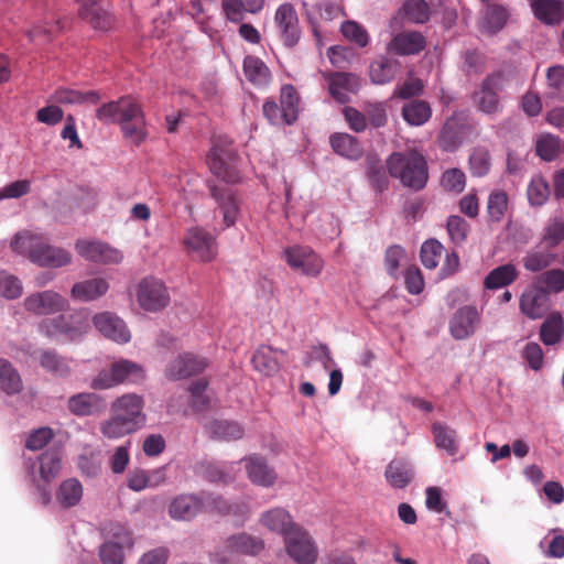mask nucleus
Returning a JSON list of instances; mask_svg holds the SVG:
<instances>
[{
  "mask_svg": "<svg viewBox=\"0 0 564 564\" xmlns=\"http://www.w3.org/2000/svg\"><path fill=\"white\" fill-rule=\"evenodd\" d=\"M144 401L142 397L135 393H127L117 398L110 408V413L120 419L129 420L131 426L137 431L140 430L147 421V415L143 412Z\"/></svg>",
  "mask_w": 564,
  "mask_h": 564,
  "instance_id": "nucleus-12",
  "label": "nucleus"
},
{
  "mask_svg": "<svg viewBox=\"0 0 564 564\" xmlns=\"http://www.w3.org/2000/svg\"><path fill=\"white\" fill-rule=\"evenodd\" d=\"M398 72V62L379 57L370 64L369 75L372 83L383 85L390 83Z\"/></svg>",
  "mask_w": 564,
  "mask_h": 564,
  "instance_id": "nucleus-44",
  "label": "nucleus"
},
{
  "mask_svg": "<svg viewBox=\"0 0 564 564\" xmlns=\"http://www.w3.org/2000/svg\"><path fill=\"white\" fill-rule=\"evenodd\" d=\"M387 169L391 177L414 191L423 189L429 180L427 162L415 150L393 152L387 160Z\"/></svg>",
  "mask_w": 564,
  "mask_h": 564,
  "instance_id": "nucleus-2",
  "label": "nucleus"
},
{
  "mask_svg": "<svg viewBox=\"0 0 564 564\" xmlns=\"http://www.w3.org/2000/svg\"><path fill=\"white\" fill-rule=\"evenodd\" d=\"M82 497L83 486L76 478L62 481L56 491V500L65 509L76 506Z\"/></svg>",
  "mask_w": 564,
  "mask_h": 564,
  "instance_id": "nucleus-42",
  "label": "nucleus"
},
{
  "mask_svg": "<svg viewBox=\"0 0 564 564\" xmlns=\"http://www.w3.org/2000/svg\"><path fill=\"white\" fill-rule=\"evenodd\" d=\"M260 523L269 531L282 534L284 538L292 527H299L293 521L292 516L288 510L281 507L272 508L263 512L260 517Z\"/></svg>",
  "mask_w": 564,
  "mask_h": 564,
  "instance_id": "nucleus-30",
  "label": "nucleus"
},
{
  "mask_svg": "<svg viewBox=\"0 0 564 564\" xmlns=\"http://www.w3.org/2000/svg\"><path fill=\"white\" fill-rule=\"evenodd\" d=\"M208 367L206 358L192 352H183L171 360L165 367V377L170 380H181L196 376Z\"/></svg>",
  "mask_w": 564,
  "mask_h": 564,
  "instance_id": "nucleus-14",
  "label": "nucleus"
},
{
  "mask_svg": "<svg viewBox=\"0 0 564 564\" xmlns=\"http://www.w3.org/2000/svg\"><path fill=\"white\" fill-rule=\"evenodd\" d=\"M99 430L102 436L109 440H118L137 432V430L131 426L129 420L120 419L112 413H110L109 419L100 423Z\"/></svg>",
  "mask_w": 564,
  "mask_h": 564,
  "instance_id": "nucleus-45",
  "label": "nucleus"
},
{
  "mask_svg": "<svg viewBox=\"0 0 564 564\" xmlns=\"http://www.w3.org/2000/svg\"><path fill=\"white\" fill-rule=\"evenodd\" d=\"M286 554L297 564H315L318 550L308 534L302 527H292L284 538Z\"/></svg>",
  "mask_w": 564,
  "mask_h": 564,
  "instance_id": "nucleus-7",
  "label": "nucleus"
},
{
  "mask_svg": "<svg viewBox=\"0 0 564 564\" xmlns=\"http://www.w3.org/2000/svg\"><path fill=\"white\" fill-rule=\"evenodd\" d=\"M441 184L448 192L462 193L466 186L465 173L459 169H449L443 173Z\"/></svg>",
  "mask_w": 564,
  "mask_h": 564,
  "instance_id": "nucleus-62",
  "label": "nucleus"
},
{
  "mask_svg": "<svg viewBox=\"0 0 564 564\" xmlns=\"http://www.w3.org/2000/svg\"><path fill=\"white\" fill-rule=\"evenodd\" d=\"M245 469L248 475V478L251 482L262 487H271L276 481V473L275 470L269 466L265 458L260 455L252 454L248 457H245Z\"/></svg>",
  "mask_w": 564,
  "mask_h": 564,
  "instance_id": "nucleus-23",
  "label": "nucleus"
},
{
  "mask_svg": "<svg viewBox=\"0 0 564 564\" xmlns=\"http://www.w3.org/2000/svg\"><path fill=\"white\" fill-rule=\"evenodd\" d=\"M538 288H542L546 293H558L564 290V271L552 269L545 271L536 278Z\"/></svg>",
  "mask_w": 564,
  "mask_h": 564,
  "instance_id": "nucleus-57",
  "label": "nucleus"
},
{
  "mask_svg": "<svg viewBox=\"0 0 564 564\" xmlns=\"http://www.w3.org/2000/svg\"><path fill=\"white\" fill-rule=\"evenodd\" d=\"M210 433L214 438L226 442L240 440L245 435L243 427L239 423L226 420L213 422Z\"/></svg>",
  "mask_w": 564,
  "mask_h": 564,
  "instance_id": "nucleus-50",
  "label": "nucleus"
},
{
  "mask_svg": "<svg viewBox=\"0 0 564 564\" xmlns=\"http://www.w3.org/2000/svg\"><path fill=\"white\" fill-rule=\"evenodd\" d=\"M68 301L59 293L47 290L30 294L24 299V307L35 315H48L65 311Z\"/></svg>",
  "mask_w": 564,
  "mask_h": 564,
  "instance_id": "nucleus-16",
  "label": "nucleus"
},
{
  "mask_svg": "<svg viewBox=\"0 0 564 564\" xmlns=\"http://www.w3.org/2000/svg\"><path fill=\"white\" fill-rule=\"evenodd\" d=\"M274 22L279 36L288 47H294L301 37L297 12L292 3L285 2L278 7Z\"/></svg>",
  "mask_w": 564,
  "mask_h": 564,
  "instance_id": "nucleus-11",
  "label": "nucleus"
},
{
  "mask_svg": "<svg viewBox=\"0 0 564 564\" xmlns=\"http://www.w3.org/2000/svg\"><path fill=\"white\" fill-rule=\"evenodd\" d=\"M384 478L394 489H404L414 478L412 464L405 458H394L386 467Z\"/></svg>",
  "mask_w": 564,
  "mask_h": 564,
  "instance_id": "nucleus-28",
  "label": "nucleus"
},
{
  "mask_svg": "<svg viewBox=\"0 0 564 564\" xmlns=\"http://www.w3.org/2000/svg\"><path fill=\"white\" fill-rule=\"evenodd\" d=\"M561 139L554 134H541L535 143L536 154L544 161H553L561 152Z\"/></svg>",
  "mask_w": 564,
  "mask_h": 564,
  "instance_id": "nucleus-52",
  "label": "nucleus"
},
{
  "mask_svg": "<svg viewBox=\"0 0 564 564\" xmlns=\"http://www.w3.org/2000/svg\"><path fill=\"white\" fill-rule=\"evenodd\" d=\"M426 46V40L419 31H403L395 34L388 44V51L395 55H417Z\"/></svg>",
  "mask_w": 564,
  "mask_h": 564,
  "instance_id": "nucleus-22",
  "label": "nucleus"
},
{
  "mask_svg": "<svg viewBox=\"0 0 564 564\" xmlns=\"http://www.w3.org/2000/svg\"><path fill=\"white\" fill-rule=\"evenodd\" d=\"M116 541H109L101 545L99 555L104 564H122L123 549L133 544L131 533L122 525L116 524L111 529Z\"/></svg>",
  "mask_w": 564,
  "mask_h": 564,
  "instance_id": "nucleus-20",
  "label": "nucleus"
},
{
  "mask_svg": "<svg viewBox=\"0 0 564 564\" xmlns=\"http://www.w3.org/2000/svg\"><path fill=\"white\" fill-rule=\"evenodd\" d=\"M43 238L30 230H22L17 232L11 240V249L19 253L25 254L31 260L33 250L40 248Z\"/></svg>",
  "mask_w": 564,
  "mask_h": 564,
  "instance_id": "nucleus-47",
  "label": "nucleus"
},
{
  "mask_svg": "<svg viewBox=\"0 0 564 564\" xmlns=\"http://www.w3.org/2000/svg\"><path fill=\"white\" fill-rule=\"evenodd\" d=\"M324 80L327 83L329 95L339 104L349 101V95L356 94L359 89V78L351 73L324 72Z\"/></svg>",
  "mask_w": 564,
  "mask_h": 564,
  "instance_id": "nucleus-18",
  "label": "nucleus"
},
{
  "mask_svg": "<svg viewBox=\"0 0 564 564\" xmlns=\"http://www.w3.org/2000/svg\"><path fill=\"white\" fill-rule=\"evenodd\" d=\"M564 239V220L561 218H553L545 227L543 241L549 247L557 246Z\"/></svg>",
  "mask_w": 564,
  "mask_h": 564,
  "instance_id": "nucleus-64",
  "label": "nucleus"
},
{
  "mask_svg": "<svg viewBox=\"0 0 564 564\" xmlns=\"http://www.w3.org/2000/svg\"><path fill=\"white\" fill-rule=\"evenodd\" d=\"M89 328L88 315L84 310L44 318L40 323L42 334L62 341H76L86 335Z\"/></svg>",
  "mask_w": 564,
  "mask_h": 564,
  "instance_id": "nucleus-3",
  "label": "nucleus"
},
{
  "mask_svg": "<svg viewBox=\"0 0 564 564\" xmlns=\"http://www.w3.org/2000/svg\"><path fill=\"white\" fill-rule=\"evenodd\" d=\"M280 102L284 110L285 124H292L299 116L300 96L293 85L286 84L281 87Z\"/></svg>",
  "mask_w": 564,
  "mask_h": 564,
  "instance_id": "nucleus-46",
  "label": "nucleus"
},
{
  "mask_svg": "<svg viewBox=\"0 0 564 564\" xmlns=\"http://www.w3.org/2000/svg\"><path fill=\"white\" fill-rule=\"evenodd\" d=\"M80 3L79 17L94 29L108 31L115 25V19L108 10L106 0H77Z\"/></svg>",
  "mask_w": 564,
  "mask_h": 564,
  "instance_id": "nucleus-19",
  "label": "nucleus"
},
{
  "mask_svg": "<svg viewBox=\"0 0 564 564\" xmlns=\"http://www.w3.org/2000/svg\"><path fill=\"white\" fill-rule=\"evenodd\" d=\"M202 496L180 495L175 497L169 507L172 519L188 521L203 511Z\"/></svg>",
  "mask_w": 564,
  "mask_h": 564,
  "instance_id": "nucleus-27",
  "label": "nucleus"
},
{
  "mask_svg": "<svg viewBox=\"0 0 564 564\" xmlns=\"http://www.w3.org/2000/svg\"><path fill=\"white\" fill-rule=\"evenodd\" d=\"M75 249L79 256L93 262L108 264L119 263L122 260V254L119 250L96 240H78Z\"/></svg>",
  "mask_w": 564,
  "mask_h": 564,
  "instance_id": "nucleus-21",
  "label": "nucleus"
},
{
  "mask_svg": "<svg viewBox=\"0 0 564 564\" xmlns=\"http://www.w3.org/2000/svg\"><path fill=\"white\" fill-rule=\"evenodd\" d=\"M40 366L57 378H67L72 373V360L57 354L55 350H42L39 356Z\"/></svg>",
  "mask_w": 564,
  "mask_h": 564,
  "instance_id": "nucleus-32",
  "label": "nucleus"
},
{
  "mask_svg": "<svg viewBox=\"0 0 564 564\" xmlns=\"http://www.w3.org/2000/svg\"><path fill=\"white\" fill-rule=\"evenodd\" d=\"M62 468V458L59 451L51 448L43 452L39 457V478L32 477L33 484L40 491L42 505L50 503L52 496L48 484L54 480Z\"/></svg>",
  "mask_w": 564,
  "mask_h": 564,
  "instance_id": "nucleus-8",
  "label": "nucleus"
},
{
  "mask_svg": "<svg viewBox=\"0 0 564 564\" xmlns=\"http://www.w3.org/2000/svg\"><path fill=\"white\" fill-rule=\"evenodd\" d=\"M22 283L15 275L0 271V296L14 300L22 294Z\"/></svg>",
  "mask_w": 564,
  "mask_h": 564,
  "instance_id": "nucleus-60",
  "label": "nucleus"
},
{
  "mask_svg": "<svg viewBox=\"0 0 564 564\" xmlns=\"http://www.w3.org/2000/svg\"><path fill=\"white\" fill-rule=\"evenodd\" d=\"M283 259L294 270L307 276H318L324 269L323 259L306 246H292L283 251Z\"/></svg>",
  "mask_w": 564,
  "mask_h": 564,
  "instance_id": "nucleus-9",
  "label": "nucleus"
},
{
  "mask_svg": "<svg viewBox=\"0 0 564 564\" xmlns=\"http://www.w3.org/2000/svg\"><path fill=\"white\" fill-rule=\"evenodd\" d=\"M199 469L203 477L213 482L228 484L235 479L232 465L203 463Z\"/></svg>",
  "mask_w": 564,
  "mask_h": 564,
  "instance_id": "nucleus-49",
  "label": "nucleus"
},
{
  "mask_svg": "<svg viewBox=\"0 0 564 564\" xmlns=\"http://www.w3.org/2000/svg\"><path fill=\"white\" fill-rule=\"evenodd\" d=\"M333 150L349 160H357L362 155L360 142L348 133H335L329 139Z\"/></svg>",
  "mask_w": 564,
  "mask_h": 564,
  "instance_id": "nucleus-37",
  "label": "nucleus"
},
{
  "mask_svg": "<svg viewBox=\"0 0 564 564\" xmlns=\"http://www.w3.org/2000/svg\"><path fill=\"white\" fill-rule=\"evenodd\" d=\"M549 310V295L542 289L532 286L520 297V311L531 319L541 318Z\"/></svg>",
  "mask_w": 564,
  "mask_h": 564,
  "instance_id": "nucleus-25",
  "label": "nucleus"
},
{
  "mask_svg": "<svg viewBox=\"0 0 564 564\" xmlns=\"http://www.w3.org/2000/svg\"><path fill=\"white\" fill-rule=\"evenodd\" d=\"M184 245L193 258L209 262L216 258L215 239L204 229L195 227L187 230Z\"/></svg>",
  "mask_w": 564,
  "mask_h": 564,
  "instance_id": "nucleus-17",
  "label": "nucleus"
},
{
  "mask_svg": "<svg viewBox=\"0 0 564 564\" xmlns=\"http://www.w3.org/2000/svg\"><path fill=\"white\" fill-rule=\"evenodd\" d=\"M564 335V319L560 312L547 315L540 327V338L544 345L551 346L558 343Z\"/></svg>",
  "mask_w": 564,
  "mask_h": 564,
  "instance_id": "nucleus-39",
  "label": "nucleus"
},
{
  "mask_svg": "<svg viewBox=\"0 0 564 564\" xmlns=\"http://www.w3.org/2000/svg\"><path fill=\"white\" fill-rule=\"evenodd\" d=\"M138 303L149 312H158L170 303V295L164 283L155 278H144L138 286Z\"/></svg>",
  "mask_w": 564,
  "mask_h": 564,
  "instance_id": "nucleus-10",
  "label": "nucleus"
},
{
  "mask_svg": "<svg viewBox=\"0 0 564 564\" xmlns=\"http://www.w3.org/2000/svg\"><path fill=\"white\" fill-rule=\"evenodd\" d=\"M340 31L346 40L355 43L359 47H365L369 43V34L367 30L356 21H345L340 26Z\"/></svg>",
  "mask_w": 564,
  "mask_h": 564,
  "instance_id": "nucleus-56",
  "label": "nucleus"
},
{
  "mask_svg": "<svg viewBox=\"0 0 564 564\" xmlns=\"http://www.w3.org/2000/svg\"><path fill=\"white\" fill-rule=\"evenodd\" d=\"M109 284L105 279L95 278L77 282L70 290V296L75 301L90 302L107 293Z\"/></svg>",
  "mask_w": 564,
  "mask_h": 564,
  "instance_id": "nucleus-31",
  "label": "nucleus"
},
{
  "mask_svg": "<svg viewBox=\"0 0 564 564\" xmlns=\"http://www.w3.org/2000/svg\"><path fill=\"white\" fill-rule=\"evenodd\" d=\"M469 169L474 176H485L490 170V155L484 148H476L469 156Z\"/></svg>",
  "mask_w": 564,
  "mask_h": 564,
  "instance_id": "nucleus-59",
  "label": "nucleus"
},
{
  "mask_svg": "<svg viewBox=\"0 0 564 564\" xmlns=\"http://www.w3.org/2000/svg\"><path fill=\"white\" fill-rule=\"evenodd\" d=\"M432 116V109L427 101L413 99L402 107V117L411 126H422Z\"/></svg>",
  "mask_w": 564,
  "mask_h": 564,
  "instance_id": "nucleus-40",
  "label": "nucleus"
},
{
  "mask_svg": "<svg viewBox=\"0 0 564 564\" xmlns=\"http://www.w3.org/2000/svg\"><path fill=\"white\" fill-rule=\"evenodd\" d=\"M243 73L247 79L257 86H264L271 79L268 66L259 57L252 55L245 57Z\"/></svg>",
  "mask_w": 564,
  "mask_h": 564,
  "instance_id": "nucleus-41",
  "label": "nucleus"
},
{
  "mask_svg": "<svg viewBox=\"0 0 564 564\" xmlns=\"http://www.w3.org/2000/svg\"><path fill=\"white\" fill-rule=\"evenodd\" d=\"M480 321L481 315L476 306H462L449 319V333L457 340L467 339L476 333Z\"/></svg>",
  "mask_w": 564,
  "mask_h": 564,
  "instance_id": "nucleus-15",
  "label": "nucleus"
},
{
  "mask_svg": "<svg viewBox=\"0 0 564 564\" xmlns=\"http://www.w3.org/2000/svg\"><path fill=\"white\" fill-rule=\"evenodd\" d=\"M96 117L104 123L120 124L123 137L134 145L141 144L148 135L144 112L131 97L104 104L97 109Z\"/></svg>",
  "mask_w": 564,
  "mask_h": 564,
  "instance_id": "nucleus-1",
  "label": "nucleus"
},
{
  "mask_svg": "<svg viewBox=\"0 0 564 564\" xmlns=\"http://www.w3.org/2000/svg\"><path fill=\"white\" fill-rule=\"evenodd\" d=\"M203 500V511L215 514H229L231 513L232 506L229 505L224 498L220 496H216L213 494H204L202 496Z\"/></svg>",
  "mask_w": 564,
  "mask_h": 564,
  "instance_id": "nucleus-63",
  "label": "nucleus"
},
{
  "mask_svg": "<svg viewBox=\"0 0 564 564\" xmlns=\"http://www.w3.org/2000/svg\"><path fill=\"white\" fill-rule=\"evenodd\" d=\"M460 142L462 131L459 123L454 118L447 119L438 135L440 147L444 151H454Z\"/></svg>",
  "mask_w": 564,
  "mask_h": 564,
  "instance_id": "nucleus-51",
  "label": "nucleus"
},
{
  "mask_svg": "<svg viewBox=\"0 0 564 564\" xmlns=\"http://www.w3.org/2000/svg\"><path fill=\"white\" fill-rule=\"evenodd\" d=\"M469 224L459 215H451L446 221V230L451 241L456 246H462L468 237Z\"/></svg>",
  "mask_w": 564,
  "mask_h": 564,
  "instance_id": "nucleus-53",
  "label": "nucleus"
},
{
  "mask_svg": "<svg viewBox=\"0 0 564 564\" xmlns=\"http://www.w3.org/2000/svg\"><path fill=\"white\" fill-rule=\"evenodd\" d=\"M509 13L503 6L490 4L485 11L482 19V29L488 33L499 32L507 23Z\"/></svg>",
  "mask_w": 564,
  "mask_h": 564,
  "instance_id": "nucleus-48",
  "label": "nucleus"
},
{
  "mask_svg": "<svg viewBox=\"0 0 564 564\" xmlns=\"http://www.w3.org/2000/svg\"><path fill=\"white\" fill-rule=\"evenodd\" d=\"M144 378L143 368L131 360L118 359L109 369H104L91 380L90 388L106 390L124 382H138Z\"/></svg>",
  "mask_w": 564,
  "mask_h": 564,
  "instance_id": "nucleus-4",
  "label": "nucleus"
},
{
  "mask_svg": "<svg viewBox=\"0 0 564 564\" xmlns=\"http://www.w3.org/2000/svg\"><path fill=\"white\" fill-rule=\"evenodd\" d=\"M505 88V76L500 72L487 75L479 87L474 93L473 99L480 112L486 115H497L502 110L500 94Z\"/></svg>",
  "mask_w": 564,
  "mask_h": 564,
  "instance_id": "nucleus-6",
  "label": "nucleus"
},
{
  "mask_svg": "<svg viewBox=\"0 0 564 564\" xmlns=\"http://www.w3.org/2000/svg\"><path fill=\"white\" fill-rule=\"evenodd\" d=\"M508 208V195L503 191H494L490 193L487 202V213L490 221L499 223L503 218Z\"/></svg>",
  "mask_w": 564,
  "mask_h": 564,
  "instance_id": "nucleus-55",
  "label": "nucleus"
},
{
  "mask_svg": "<svg viewBox=\"0 0 564 564\" xmlns=\"http://www.w3.org/2000/svg\"><path fill=\"white\" fill-rule=\"evenodd\" d=\"M0 388L9 395L20 393L23 389L19 372L10 361L3 358H0Z\"/></svg>",
  "mask_w": 564,
  "mask_h": 564,
  "instance_id": "nucleus-43",
  "label": "nucleus"
},
{
  "mask_svg": "<svg viewBox=\"0 0 564 564\" xmlns=\"http://www.w3.org/2000/svg\"><path fill=\"white\" fill-rule=\"evenodd\" d=\"M402 9L404 18L412 23H425L430 19V7L425 0H406Z\"/></svg>",
  "mask_w": 564,
  "mask_h": 564,
  "instance_id": "nucleus-54",
  "label": "nucleus"
},
{
  "mask_svg": "<svg viewBox=\"0 0 564 564\" xmlns=\"http://www.w3.org/2000/svg\"><path fill=\"white\" fill-rule=\"evenodd\" d=\"M226 547L232 553L257 555L264 549V541L243 532L229 536Z\"/></svg>",
  "mask_w": 564,
  "mask_h": 564,
  "instance_id": "nucleus-33",
  "label": "nucleus"
},
{
  "mask_svg": "<svg viewBox=\"0 0 564 564\" xmlns=\"http://www.w3.org/2000/svg\"><path fill=\"white\" fill-rule=\"evenodd\" d=\"M91 322L104 337L117 344L123 345L131 340V333L126 322L112 312L97 313Z\"/></svg>",
  "mask_w": 564,
  "mask_h": 564,
  "instance_id": "nucleus-13",
  "label": "nucleus"
},
{
  "mask_svg": "<svg viewBox=\"0 0 564 564\" xmlns=\"http://www.w3.org/2000/svg\"><path fill=\"white\" fill-rule=\"evenodd\" d=\"M105 408L104 399L91 392H82L72 395L67 401V409L77 416H89L99 413Z\"/></svg>",
  "mask_w": 564,
  "mask_h": 564,
  "instance_id": "nucleus-29",
  "label": "nucleus"
},
{
  "mask_svg": "<svg viewBox=\"0 0 564 564\" xmlns=\"http://www.w3.org/2000/svg\"><path fill=\"white\" fill-rule=\"evenodd\" d=\"M52 99L63 105H97L100 96L95 90L82 91L63 87L54 91Z\"/></svg>",
  "mask_w": 564,
  "mask_h": 564,
  "instance_id": "nucleus-34",
  "label": "nucleus"
},
{
  "mask_svg": "<svg viewBox=\"0 0 564 564\" xmlns=\"http://www.w3.org/2000/svg\"><path fill=\"white\" fill-rule=\"evenodd\" d=\"M31 261L40 267L56 269L69 264L72 254L69 251L51 246L43 240L40 248L32 251Z\"/></svg>",
  "mask_w": 564,
  "mask_h": 564,
  "instance_id": "nucleus-24",
  "label": "nucleus"
},
{
  "mask_svg": "<svg viewBox=\"0 0 564 564\" xmlns=\"http://www.w3.org/2000/svg\"><path fill=\"white\" fill-rule=\"evenodd\" d=\"M444 247L436 239L426 240L421 247V261L426 269H435L443 254Z\"/></svg>",
  "mask_w": 564,
  "mask_h": 564,
  "instance_id": "nucleus-58",
  "label": "nucleus"
},
{
  "mask_svg": "<svg viewBox=\"0 0 564 564\" xmlns=\"http://www.w3.org/2000/svg\"><path fill=\"white\" fill-rule=\"evenodd\" d=\"M519 276V271L512 263L499 265L485 278L484 285L488 290H497L510 285Z\"/></svg>",
  "mask_w": 564,
  "mask_h": 564,
  "instance_id": "nucleus-38",
  "label": "nucleus"
},
{
  "mask_svg": "<svg viewBox=\"0 0 564 564\" xmlns=\"http://www.w3.org/2000/svg\"><path fill=\"white\" fill-rule=\"evenodd\" d=\"M531 6L536 19L546 24L560 23L564 17V6L560 0H532Z\"/></svg>",
  "mask_w": 564,
  "mask_h": 564,
  "instance_id": "nucleus-35",
  "label": "nucleus"
},
{
  "mask_svg": "<svg viewBox=\"0 0 564 564\" xmlns=\"http://www.w3.org/2000/svg\"><path fill=\"white\" fill-rule=\"evenodd\" d=\"M431 430L435 446L445 451L449 456H455L458 452L456 430L441 422L433 423Z\"/></svg>",
  "mask_w": 564,
  "mask_h": 564,
  "instance_id": "nucleus-36",
  "label": "nucleus"
},
{
  "mask_svg": "<svg viewBox=\"0 0 564 564\" xmlns=\"http://www.w3.org/2000/svg\"><path fill=\"white\" fill-rule=\"evenodd\" d=\"M550 195L547 182L542 177L533 178L528 187V199L533 206L543 205Z\"/></svg>",
  "mask_w": 564,
  "mask_h": 564,
  "instance_id": "nucleus-61",
  "label": "nucleus"
},
{
  "mask_svg": "<svg viewBox=\"0 0 564 564\" xmlns=\"http://www.w3.org/2000/svg\"><path fill=\"white\" fill-rule=\"evenodd\" d=\"M235 158L236 153L230 142L221 138L215 140L207 155L212 173L227 183L238 182L240 176L234 164Z\"/></svg>",
  "mask_w": 564,
  "mask_h": 564,
  "instance_id": "nucleus-5",
  "label": "nucleus"
},
{
  "mask_svg": "<svg viewBox=\"0 0 564 564\" xmlns=\"http://www.w3.org/2000/svg\"><path fill=\"white\" fill-rule=\"evenodd\" d=\"M210 196L216 200L223 213V219L226 227L235 225L238 215V203L232 189L228 186H218L208 184Z\"/></svg>",
  "mask_w": 564,
  "mask_h": 564,
  "instance_id": "nucleus-26",
  "label": "nucleus"
}]
</instances>
